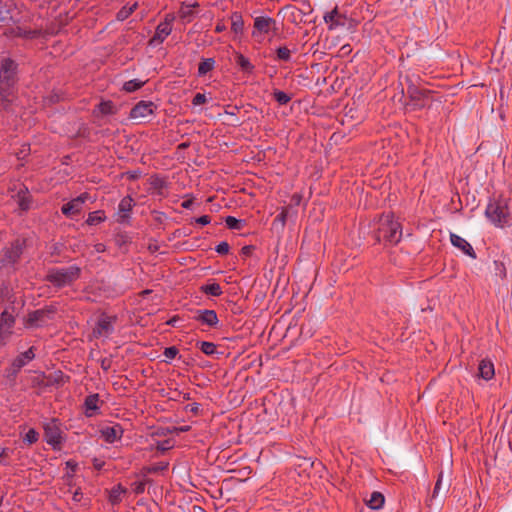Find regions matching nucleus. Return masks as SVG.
Listing matches in <instances>:
<instances>
[{"instance_id":"1","label":"nucleus","mask_w":512,"mask_h":512,"mask_svg":"<svg viewBox=\"0 0 512 512\" xmlns=\"http://www.w3.org/2000/svg\"><path fill=\"white\" fill-rule=\"evenodd\" d=\"M17 83V64L10 58H3L0 63V107L7 109L15 98Z\"/></svg>"},{"instance_id":"2","label":"nucleus","mask_w":512,"mask_h":512,"mask_svg":"<svg viewBox=\"0 0 512 512\" xmlns=\"http://www.w3.org/2000/svg\"><path fill=\"white\" fill-rule=\"evenodd\" d=\"M402 238V228L400 223L394 219L391 213L384 214L379 219V226L377 229V240L385 243L395 245Z\"/></svg>"},{"instance_id":"3","label":"nucleus","mask_w":512,"mask_h":512,"mask_svg":"<svg viewBox=\"0 0 512 512\" xmlns=\"http://www.w3.org/2000/svg\"><path fill=\"white\" fill-rule=\"evenodd\" d=\"M510 200L499 197L489 202L485 215L497 227H504L510 220Z\"/></svg>"},{"instance_id":"4","label":"nucleus","mask_w":512,"mask_h":512,"mask_svg":"<svg viewBox=\"0 0 512 512\" xmlns=\"http://www.w3.org/2000/svg\"><path fill=\"white\" fill-rule=\"evenodd\" d=\"M80 276V268L69 266L49 270L46 279L57 287H64L72 284Z\"/></svg>"},{"instance_id":"5","label":"nucleus","mask_w":512,"mask_h":512,"mask_svg":"<svg viewBox=\"0 0 512 512\" xmlns=\"http://www.w3.org/2000/svg\"><path fill=\"white\" fill-rule=\"evenodd\" d=\"M324 21L329 30L349 27L350 23V20L338 9V7H335L330 12L326 13L324 15Z\"/></svg>"},{"instance_id":"6","label":"nucleus","mask_w":512,"mask_h":512,"mask_svg":"<svg viewBox=\"0 0 512 512\" xmlns=\"http://www.w3.org/2000/svg\"><path fill=\"white\" fill-rule=\"evenodd\" d=\"M15 324V318L8 311H3L0 315V346L6 345L12 335V329Z\"/></svg>"},{"instance_id":"7","label":"nucleus","mask_w":512,"mask_h":512,"mask_svg":"<svg viewBox=\"0 0 512 512\" xmlns=\"http://www.w3.org/2000/svg\"><path fill=\"white\" fill-rule=\"evenodd\" d=\"M156 108L152 101H140L131 109L129 117L134 120H144L152 116Z\"/></svg>"},{"instance_id":"8","label":"nucleus","mask_w":512,"mask_h":512,"mask_svg":"<svg viewBox=\"0 0 512 512\" xmlns=\"http://www.w3.org/2000/svg\"><path fill=\"white\" fill-rule=\"evenodd\" d=\"M114 320L115 319L110 316H101L93 329V336L95 338L108 337L113 332Z\"/></svg>"},{"instance_id":"9","label":"nucleus","mask_w":512,"mask_h":512,"mask_svg":"<svg viewBox=\"0 0 512 512\" xmlns=\"http://www.w3.org/2000/svg\"><path fill=\"white\" fill-rule=\"evenodd\" d=\"M54 314L53 309H39L30 313L26 320L27 327H38L44 324L47 320L52 318Z\"/></svg>"},{"instance_id":"10","label":"nucleus","mask_w":512,"mask_h":512,"mask_svg":"<svg viewBox=\"0 0 512 512\" xmlns=\"http://www.w3.org/2000/svg\"><path fill=\"white\" fill-rule=\"evenodd\" d=\"M44 436L48 444L56 446L61 443V430L56 420H51L44 425Z\"/></svg>"},{"instance_id":"11","label":"nucleus","mask_w":512,"mask_h":512,"mask_svg":"<svg viewBox=\"0 0 512 512\" xmlns=\"http://www.w3.org/2000/svg\"><path fill=\"white\" fill-rule=\"evenodd\" d=\"M88 199V194L83 193L80 196L72 199L68 203L64 204L61 208L62 213L65 216H72L79 214L82 210L83 204Z\"/></svg>"},{"instance_id":"12","label":"nucleus","mask_w":512,"mask_h":512,"mask_svg":"<svg viewBox=\"0 0 512 512\" xmlns=\"http://www.w3.org/2000/svg\"><path fill=\"white\" fill-rule=\"evenodd\" d=\"M407 93L411 100L416 101L417 105L420 107H424L427 105L431 91L424 90L416 87L415 85L411 84L407 88Z\"/></svg>"},{"instance_id":"13","label":"nucleus","mask_w":512,"mask_h":512,"mask_svg":"<svg viewBox=\"0 0 512 512\" xmlns=\"http://www.w3.org/2000/svg\"><path fill=\"white\" fill-rule=\"evenodd\" d=\"M100 432L106 442L113 443L122 437L123 428L120 424H115L103 427Z\"/></svg>"},{"instance_id":"14","label":"nucleus","mask_w":512,"mask_h":512,"mask_svg":"<svg viewBox=\"0 0 512 512\" xmlns=\"http://www.w3.org/2000/svg\"><path fill=\"white\" fill-rule=\"evenodd\" d=\"M450 240L452 245L460 249L464 254L470 256L471 258H476V254L473 247L466 239L462 238L457 234L452 233L450 235Z\"/></svg>"},{"instance_id":"15","label":"nucleus","mask_w":512,"mask_h":512,"mask_svg":"<svg viewBox=\"0 0 512 512\" xmlns=\"http://www.w3.org/2000/svg\"><path fill=\"white\" fill-rule=\"evenodd\" d=\"M133 205L134 200L130 196H126L120 201L117 212L119 222H125L129 219Z\"/></svg>"},{"instance_id":"16","label":"nucleus","mask_w":512,"mask_h":512,"mask_svg":"<svg viewBox=\"0 0 512 512\" xmlns=\"http://www.w3.org/2000/svg\"><path fill=\"white\" fill-rule=\"evenodd\" d=\"M495 375V368L493 362L488 359H482L478 365V376L485 381L493 379Z\"/></svg>"},{"instance_id":"17","label":"nucleus","mask_w":512,"mask_h":512,"mask_svg":"<svg viewBox=\"0 0 512 512\" xmlns=\"http://www.w3.org/2000/svg\"><path fill=\"white\" fill-rule=\"evenodd\" d=\"M195 319L210 327H216L219 322L216 312L208 309L197 311Z\"/></svg>"},{"instance_id":"18","label":"nucleus","mask_w":512,"mask_h":512,"mask_svg":"<svg viewBox=\"0 0 512 512\" xmlns=\"http://www.w3.org/2000/svg\"><path fill=\"white\" fill-rule=\"evenodd\" d=\"M254 27L258 32H271L275 31L277 28L275 26V21L269 17H257L254 21Z\"/></svg>"},{"instance_id":"19","label":"nucleus","mask_w":512,"mask_h":512,"mask_svg":"<svg viewBox=\"0 0 512 512\" xmlns=\"http://www.w3.org/2000/svg\"><path fill=\"white\" fill-rule=\"evenodd\" d=\"M35 357L33 348H29L27 351L18 355L13 363L12 367L15 371H19L23 366H25L28 362H30Z\"/></svg>"},{"instance_id":"20","label":"nucleus","mask_w":512,"mask_h":512,"mask_svg":"<svg viewBox=\"0 0 512 512\" xmlns=\"http://www.w3.org/2000/svg\"><path fill=\"white\" fill-rule=\"evenodd\" d=\"M235 61L243 72L248 74H251L253 72L254 65L249 61L248 58L244 57L242 54L236 53Z\"/></svg>"},{"instance_id":"21","label":"nucleus","mask_w":512,"mask_h":512,"mask_svg":"<svg viewBox=\"0 0 512 512\" xmlns=\"http://www.w3.org/2000/svg\"><path fill=\"white\" fill-rule=\"evenodd\" d=\"M16 201L21 210L26 211L30 208L31 199H30V195L26 189L25 190L21 189L18 191L17 196H16Z\"/></svg>"},{"instance_id":"22","label":"nucleus","mask_w":512,"mask_h":512,"mask_svg":"<svg viewBox=\"0 0 512 512\" xmlns=\"http://www.w3.org/2000/svg\"><path fill=\"white\" fill-rule=\"evenodd\" d=\"M384 496L380 492H373L370 498L366 500V504L371 509H380L384 505Z\"/></svg>"},{"instance_id":"23","label":"nucleus","mask_w":512,"mask_h":512,"mask_svg":"<svg viewBox=\"0 0 512 512\" xmlns=\"http://www.w3.org/2000/svg\"><path fill=\"white\" fill-rule=\"evenodd\" d=\"M244 29V21L242 15L235 12L231 15L232 32H241Z\"/></svg>"},{"instance_id":"24","label":"nucleus","mask_w":512,"mask_h":512,"mask_svg":"<svg viewBox=\"0 0 512 512\" xmlns=\"http://www.w3.org/2000/svg\"><path fill=\"white\" fill-rule=\"evenodd\" d=\"M105 219H106V216L103 211H101V210L93 211V212L89 213L86 223L88 225H97V224L103 222Z\"/></svg>"},{"instance_id":"25","label":"nucleus","mask_w":512,"mask_h":512,"mask_svg":"<svg viewBox=\"0 0 512 512\" xmlns=\"http://www.w3.org/2000/svg\"><path fill=\"white\" fill-rule=\"evenodd\" d=\"M137 8V2L127 3L118 13L117 19L124 21Z\"/></svg>"},{"instance_id":"26","label":"nucleus","mask_w":512,"mask_h":512,"mask_svg":"<svg viewBox=\"0 0 512 512\" xmlns=\"http://www.w3.org/2000/svg\"><path fill=\"white\" fill-rule=\"evenodd\" d=\"M214 65H215L214 59H212V58L204 59L203 61H201L199 63L198 74L200 76L207 74L214 68Z\"/></svg>"},{"instance_id":"27","label":"nucleus","mask_w":512,"mask_h":512,"mask_svg":"<svg viewBox=\"0 0 512 512\" xmlns=\"http://www.w3.org/2000/svg\"><path fill=\"white\" fill-rule=\"evenodd\" d=\"M146 82L138 79H133L123 84V90L127 93L134 92L144 86Z\"/></svg>"},{"instance_id":"28","label":"nucleus","mask_w":512,"mask_h":512,"mask_svg":"<svg viewBox=\"0 0 512 512\" xmlns=\"http://www.w3.org/2000/svg\"><path fill=\"white\" fill-rule=\"evenodd\" d=\"M202 291L211 296H220L222 294V288L218 283H210L203 286Z\"/></svg>"},{"instance_id":"29","label":"nucleus","mask_w":512,"mask_h":512,"mask_svg":"<svg viewBox=\"0 0 512 512\" xmlns=\"http://www.w3.org/2000/svg\"><path fill=\"white\" fill-rule=\"evenodd\" d=\"M98 108L100 113L103 115H112L116 113V107L112 101H102Z\"/></svg>"},{"instance_id":"30","label":"nucleus","mask_w":512,"mask_h":512,"mask_svg":"<svg viewBox=\"0 0 512 512\" xmlns=\"http://www.w3.org/2000/svg\"><path fill=\"white\" fill-rule=\"evenodd\" d=\"M126 489L122 486L118 485L114 489H112L110 493V501L113 504L119 503L122 500V495L125 494Z\"/></svg>"},{"instance_id":"31","label":"nucleus","mask_w":512,"mask_h":512,"mask_svg":"<svg viewBox=\"0 0 512 512\" xmlns=\"http://www.w3.org/2000/svg\"><path fill=\"white\" fill-rule=\"evenodd\" d=\"M99 397L98 394L89 395L85 399V406L87 411L96 410L98 408Z\"/></svg>"},{"instance_id":"32","label":"nucleus","mask_w":512,"mask_h":512,"mask_svg":"<svg viewBox=\"0 0 512 512\" xmlns=\"http://www.w3.org/2000/svg\"><path fill=\"white\" fill-rule=\"evenodd\" d=\"M200 349L206 355H213L216 353L217 346L212 342L203 341L200 343Z\"/></svg>"},{"instance_id":"33","label":"nucleus","mask_w":512,"mask_h":512,"mask_svg":"<svg viewBox=\"0 0 512 512\" xmlns=\"http://www.w3.org/2000/svg\"><path fill=\"white\" fill-rule=\"evenodd\" d=\"M274 98L281 105L287 104L291 99L288 94L279 90L274 92Z\"/></svg>"},{"instance_id":"34","label":"nucleus","mask_w":512,"mask_h":512,"mask_svg":"<svg viewBox=\"0 0 512 512\" xmlns=\"http://www.w3.org/2000/svg\"><path fill=\"white\" fill-rule=\"evenodd\" d=\"M225 223L229 229H240L241 228V220H239L233 216H227L225 219Z\"/></svg>"},{"instance_id":"35","label":"nucleus","mask_w":512,"mask_h":512,"mask_svg":"<svg viewBox=\"0 0 512 512\" xmlns=\"http://www.w3.org/2000/svg\"><path fill=\"white\" fill-rule=\"evenodd\" d=\"M287 216H288V209L282 208L281 212L276 216L274 222L275 223L279 222L281 227L283 228L286 224Z\"/></svg>"},{"instance_id":"36","label":"nucleus","mask_w":512,"mask_h":512,"mask_svg":"<svg viewBox=\"0 0 512 512\" xmlns=\"http://www.w3.org/2000/svg\"><path fill=\"white\" fill-rule=\"evenodd\" d=\"M277 57L280 60L288 61L290 59V50L286 47H280L277 49Z\"/></svg>"},{"instance_id":"37","label":"nucleus","mask_w":512,"mask_h":512,"mask_svg":"<svg viewBox=\"0 0 512 512\" xmlns=\"http://www.w3.org/2000/svg\"><path fill=\"white\" fill-rule=\"evenodd\" d=\"M24 440L29 444H33L38 440V433L34 429H30L25 434Z\"/></svg>"},{"instance_id":"38","label":"nucleus","mask_w":512,"mask_h":512,"mask_svg":"<svg viewBox=\"0 0 512 512\" xmlns=\"http://www.w3.org/2000/svg\"><path fill=\"white\" fill-rule=\"evenodd\" d=\"M165 35L166 34H154V36L149 40V45L150 46L160 45L165 40Z\"/></svg>"},{"instance_id":"39","label":"nucleus","mask_w":512,"mask_h":512,"mask_svg":"<svg viewBox=\"0 0 512 512\" xmlns=\"http://www.w3.org/2000/svg\"><path fill=\"white\" fill-rule=\"evenodd\" d=\"M177 354H178V349L176 347H174V346L167 347L164 350V356L167 359H173V358L176 357Z\"/></svg>"},{"instance_id":"40","label":"nucleus","mask_w":512,"mask_h":512,"mask_svg":"<svg viewBox=\"0 0 512 512\" xmlns=\"http://www.w3.org/2000/svg\"><path fill=\"white\" fill-rule=\"evenodd\" d=\"M167 464H155V465H152V466H149L147 468H145V470L148 472V473H156L158 471H161V470H165L167 468Z\"/></svg>"},{"instance_id":"41","label":"nucleus","mask_w":512,"mask_h":512,"mask_svg":"<svg viewBox=\"0 0 512 512\" xmlns=\"http://www.w3.org/2000/svg\"><path fill=\"white\" fill-rule=\"evenodd\" d=\"M206 101H207V99H206V96H205L204 94H202V93H197V94L194 96L193 100H192V104H193L194 106H198V105H202V104H204Z\"/></svg>"},{"instance_id":"42","label":"nucleus","mask_w":512,"mask_h":512,"mask_svg":"<svg viewBox=\"0 0 512 512\" xmlns=\"http://www.w3.org/2000/svg\"><path fill=\"white\" fill-rule=\"evenodd\" d=\"M442 478H443V473L441 472L438 476L437 482L434 487V491H433V495H432L433 498H436L438 496V494L442 488Z\"/></svg>"},{"instance_id":"43","label":"nucleus","mask_w":512,"mask_h":512,"mask_svg":"<svg viewBox=\"0 0 512 512\" xmlns=\"http://www.w3.org/2000/svg\"><path fill=\"white\" fill-rule=\"evenodd\" d=\"M216 252L219 254H227L229 252V244L227 242H221L216 246Z\"/></svg>"},{"instance_id":"44","label":"nucleus","mask_w":512,"mask_h":512,"mask_svg":"<svg viewBox=\"0 0 512 512\" xmlns=\"http://www.w3.org/2000/svg\"><path fill=\"white\" fill-rule=\"evenodd\" d=\"M196 222L201 225H207L211 222V218L208 215H203L196 219Z\"/></svg>"},{"instance_id":"45","label":"nucleus","mask_w":512,"mask_h":512,"mask_svg":"<svg viewBox=\"0 0 512 512\" xmlns=\"http://www.w3.org/2000/svg\"><path fill=\"white\" fill-rule=\"evenodd\" d=\"M82 497H83V494H82V492H81L79 489H77V490L73 493V500H74L75 502H80V501H81V499H82Z\"/></svg>"},{"instance_id":"46","label":"nucleus","mask_w":512,"mask_h":512,"mask_svg":"<svg viewBox=\"0 0 512 512\" xmlns=\"http://www.w3.org/2000/svg\"><path fill=\"white\" fill-rule=\"evenodd\" d=\"M8 452H9L8 449H6V448H4V447H2L0 445V460H3L5 458H7L8 457Z\"/></svg>"},{"instance_id":"47","label":"nucleus","mask_w":512,"mask_h":512,"mask_svg":"<svg viewBox=\"0 0 512 512\" xmlns=\"http://www.w3.org/2000/svg\"><path fill=\"white\" fill-rule=\"evenodd\" d=\"M66 466H67L68 468H70V469H71V472L73 473V472L76 470L77 463H76V462H74V461H72V460H69V461H67V462H66Z\"/></svg>"},{"instance_id":"48","label":"nucleus","mask_w":512,"mask_h":512,"mask_svg":"<svg viewBox=\"0 0 512 512\" xmlns=\"http://www.w3.org/2000/svg\"><path fill=\"white\" fill-rule=\"evenodd\" d=\"M157 448L161 451H165L169 448L168 441L158 444Z\"/></svg>"},{"instance_id":"49","label":"nucleus","mask_w":512,"mask_h":512,"mask_svg":"<svg viewBox=\"0 0 512 512\" xmlns=\"http://www.w3.org/2000/svg\"><path fill=\"white\" fill-rule=\"evenodd\" d=\"M192 200H185L182 202L181 206L185 209H188L192 206Z\"/></svg>"},{"instance_id":"50","label":"nucleus","mask_w":512,"mask_h":512,"mask_svg":"<svg viewBox=\"0 0 512 512\" xmlns=\"http://www.w3.org/2000/svg\"><path fill=\"white\" fill-rule=\"evenodd\" d=\"M194 6H195V5H193V6H185V7H183V8H182V11H181V12H182V14H183V15H186L187 13H189V12H190L191 7H194Z\"/></svg>"},{"instance_id":"51","label":"nucleus","mask_w":512,"mask_h":512,"mask_svg":"<svg viewBox=\"0 0 512 512\" xmlns=\"http://www.w3.org/2000/svg\"><path fill=\"white\" fill-rule=\"evenodd\" d=\"M167 27L166 26H163L162 24H160L158 27H157V30L156 32H161V33H164L167 31Z\"/></svg>"},{"instance_id":"52","label":"nucleus","mask_w":512,"mask_h":512,"mask_svg":"<svg viewBox=\"0 0 512 512\" xmlns=\"http://www.w3.org/2000/svg\"><path fill=\"white\" fill-rule=\"evenodd\" d=\"M222 31V28L220 26H217L216 27V32H221Z\"/></svg>"},{"instance_id":"53","label":"nucleus","mask_w":512,"mask_h":512,"mask_svg":"<svg viewBox=\"0 0 512 512\" xmlns=\"http://www.w3.org/2000/svg\"><path fill=\"white\" fill-rule=\"evenodd\" d=\"M449 489V484H446L445 487H444V491L447 492Z\"/></svg>"},{"instance_id":"54","label":"nucleus","mask_w":512,"mask_h":512,"mask_svg":"<svg viewBox=\"0 0 512 512\" xmlns=\"http://www.w3.org/2000/svg\"><path fill=\"white\" fill-rule=\"evenodd\" d=\"M243 252L248 253V247H243Z\"/></svg>"},{"instance_id":"55","label":"nucleus","mask_w":512,"mask_h":512,"mask_svg":"<svg viewBox=\"0 0 512 512\" xmlns=\"http://www.w3.org/2000/svg\"><path fill=\"white\" fill-rule=\"evenodd\" d=\"M243 252L248 253V247H243Z\"/></svg>"}]
</instances>
